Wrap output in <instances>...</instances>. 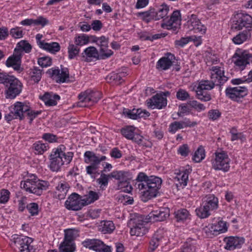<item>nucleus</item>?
<instances>
[{
	"instance_id": "nucleus-1",
	"label": "nucleus",
	"mask_w": 252,
	"mask_h": 252,
	"mask_svg": "<svg viewBox=\"0 0 252 252\" xmlns=\"http://www.w3.org/2000/svg\"><path fill=\"white\" fill-rule=\"evenodd\" d=\"M64 149V146L60 145L53 150L50 158V168L52 171H58L64 164H68L71 161L73 153L69 152L66 153Z\"/></svg>"
},
{
	"instance_id": "nucleus-2",
	"label": "nucleus",
	"mask_w": 252,
	"mask_h": 252,
	"mask_svg": "<svg viewBox=\"0 0 252 252\" xmlns=\"http://www.w3.org/2000/svg\"><path fill=\"white\" fill-rule=\"evenodd\" d=\"M64 149V146L60 145L53 150L50 158V168L52 171H58L64 164H68L71 161L73 153L69 152L66 153Z\"/></svg>"
},
{
	"instance_id": "nucleus-3",
	"label": "nucleus",
	"mask_w": 252,
	"mask_h": 252,
	"mask_svg": "<svg viewBox=\"0 0 252 252\" xmlns=\"http://www.w3.org/2000/svg\"><path fill=\"white\" fill-rule=\"evenodd\" d=\"M161 183V178L153 176L149 177L145 183H138V188L140 190L144 189L141 196V200L145 202L155 197L157 195Z\"/></svg>"
},
{
	"instance_id": "nucleus-4",
	"label": "nucleus",
	"mask_w": 252,
	"mask_h": 252,
	"mask_svg": "<svg viewBox=\"0 0 252 252\" xmlns=\"http://www.w3.org/2000/svg\"><path fill=\"white\" fill-rule=\"evenodd\" d=\"M21 186L26 191L40 196L43 190L48 189L50 184L47 181L40 180L36 176L32 175L21 182Z\"/></svg>"
},
{
	"instance_id": "nucleus-5",
	"label": "nucleus",
	"mask_w": 252,
	"mask_h": 252,
	"mask_svg": "<svg viewBox=\"0 0 252 252\" xmlns=\"http://www.w3.org/2000/svg\"><path fill=\"white\" fill-rule=\"evenodd\" d=\"M11 246L16 252H35L32 239L27 236L15 234L11 240Z\"/></svg>"
},
{
	"instance_id": "nucleus-6",
	"label": "nucleus",
	"mask_w": 252,
	"mask_h": 252,
	"mask_svg": "<svg viewBox=\"0 0 252 252\" xmlns=\"http://www.w3.org/2000/svg\"><path fill=\"white\" fill-rule=\"evenodd\" d=\"M110 178H113L118 181V188L123 191L129 193L132 188L129 184L131 180V174L129 171L124 170H114L109 174Z\"/></svg>"
},
{
	"instance_id": "nucleus-7",
	"label": "nucleus",
	"mask_w": 252,
	"mask_h": 252,
	"mask_svg": "<svg viewBox=\"0 0 252 252\" xmlns=\"http://www.w3.org/2000/svg\"><path fill=\"white\" fill-rule=\"evenodd\" d=\"M215 157L211 159L212 168L215 170L227 172L230 168V159L227 153L222 151L215 153Z\"/></svg>"
},
{
	"instance_id": "nucleus-8",
	"label": "nucleus",
	"mask_w": 252,
	"mask_h": 252,
	"mask_svg": "<svg viewBox=\"0 0 252 252\" xmlns=\"http://www.w3.org/2000/svg\"><path fill=\"white\" fill-rule=\"evenodd\" d=\"M244 28L252 30V17L246 13L238 12L233 18L231 29L239 31Z\"/></svg>"
},
{
	"instance_id": "nucleus-9",
	"label": "nucleus",
	"mask_w": 252,
	"mask_h": 252,
	"mask_svg": "<svg viewBox=\"0 0 252 252\" xmlns=\"http://www.w3.org/2000/svg\"><path fill=\"white\" fill-rule=\"evenodd\" d=\"M101 93L99 91L87 90L79 94V101L77 103V106L88 107L97 102L101 98Z\"/></svg>"
},
{
	"instance_id": "nucleus-10",
	"label": "nucleus",
	"mask_w": 252,
	"mask_h": 252,
	"mask_svg": "<svg viewBox=\"0 0 252 252\" xmlns=\"http://www.w3.org/2000/svg\"><path fill=\"white\" fill-rule=\"evenodd\" d=\"M4 85L6 88L5 94L7 98L14 99L22 91V84L13 76H10Z\"/></svg>"
},
{
	"instance_id": "nucleus-11",
	"label": "nucleus",
	"mask_w": 252,
	"mask_h": 252,
	"mask_svg": "<svg viewBox=\"0 0 252 252\" xmlns=\"http://www.w3.org/2000/svg\"><path fill=\"white\" fill-rule=\"evenodd\" d=\"M28 110V105L25 103L17 101L11 106L10 113L5 116V118L7 122L18 119L22 120L25 118V114Z\"/></svg>"
},
{
	"instance_id": "nucleus-12",
	"label": "nucleus",
	"mask_w": 252,
	"mask_h": 252,
	"mask_svg": "<svg viewBox=\"0 0 252 252\" xmlns=\"http://www.w3.org/2000/svg\"><path fill=\"white\" fill-rule=\"evenodd\" d=\"M133 225L130 233L132 236H142L146 234L149 230L147 227V218L144 219L142 216L137 217L132 220Z\"/></svg>"
},
{
	"instance_id": "nucleus-13",
	"label": "nucleus",
	"mask_w": 252,
	"mask_h": 252,
	"mask_svg": "<svg viewBox=\"0 0 252 252\" xmlns=\"http://www.w3.org/2000/svg\"><path fill=\"white\" fill-rule=\"evenodd\" d=\"M64 206L67 209L72 211H79L85 206L82 197L76 193H72L69 196Z\"/></svg>"
},
{
	"instance_id": "nucleus-14",
	"label": "nucleus",
	"mask_w": 252,
	"mask_h": 252,
	"mask_svg": "<svg viewBox=\"0 0 252 252\" xmlns=\"http://www.w3.org/2000/svg\"><path fill=\"white\" fill-rule=\"evenodd\" d=\"M232 58L235 65L239 67L241 70H244L247 64L252 62V54L246 51L240 54L235 53Z\"/></svg>"
},
{
	"instance_id": "nucleus-15",
	"label": "nucleus",
	"mask_w": 252,
	"mask_h": 252,
	"mask_svg": "<svg viewBox=\"0 0 252 252\" xmlns=\"http://www.w3.org/2000/svg\"><path fill=\"white\" fill-rule=\"evenodd\" d=\"M181 21V14L179 10L174 11L169 20L165 23L161 24V27L167 30H172L176 32L177 29L180 27Z\"/></svg>"
},
{
	"instance_id": "nucleus-16",
	"label": "nucleus",
	"mask_w": 252,
	"mask_h": 252,
	"mask_svg": "<svg viewBox=\"0 0 252 252\" xmlns=\"http://www.w3.org/2000/svg\"><path fill=\"white\" fill-rule=\"evenodd\" d=\"M226 95L233 100L238 101L248 94V90L244 87L227 88L225 90Z\"/></svg>"
},
{
	"instance_id": "nucleus-17",
	"label": "nucleus",
	"mask_w": 252,
	"mask_h": 252,
	"mask_svg": "<svg viewBox=\"0 0 252 252\" xmlns=\"http://www.w3.org/2000/svg\"><path fill=\"white\" fill-rule=\"evenodd\" d=\"M169 216V210L167 208H161L150 213L146 217L148 221L156 222L164 220Z\"/></svg>"
},
{
	"instance_id": "nucleus-18",
	"label": "nucleus",
	"mask_w": 252,
	"mask_h": 252,
	"mask_svg": "<svg viewBox=\"0 0 252 252\" xmlns=\"http://www.w3.org/2000/svg\"><path fill=\"white\" fill-rule=\"evenodd\" d=\"M147 106L151 109H161L167 105V99L162 94H157L146 101Z\"/></svg>"
},
{
	"instance_id": "nucleus-19",
	"label": "nucleus",
	"mask_w": 252,
	"mask_h": 252,
	"mask_svg": "<svg viewBox=\"0 0 252 252\" xmlns=\"http://www.w3.org/2000/svg\"><path fill=\"white\" fill-rule=\"evenodd\" d=\"M210 71L211 80L216 86H220L227 81L228 78L224 75V71L220 67L213 66Z\"/></svg>"
},
{
	"instance_id": "nucleus-20",
	"label": "nucleus",
	"mask_w": 252,
	"mask_h": 252,
	"mask_svg": "<svg viewBox=\"0 0 252 252\" xmlns=\"http://www.w3.org/2000/svg\"><path fill=\"white\" fill-rule=\"evenodd\" d=\"M21 57L20 51L18 50H14L13 55L10 56L6 61V65L7 67H12L13 68L21 72L23 70V68L21 67Z\"/></svg>"
},
{
	"instance_id": "nucleus-21",
	"label": "nucleus",
	"mask_w": 252,
	"mask_h": 252,
	"mask_svg": "<svg viewBox=\"0 0 252 252\" xmlns=\"http://www.w3.org/2000/svg\"><path fill=\"white\" fill-rule=\"evenodd\" d=\"M47 72L58 83H64L69 78V71L67 68H62L61 70L58 68H52Z\"/></svg>"
},
{
	"instance_id": "nucleus-22",
	"label": "nucleus",
	"mask_w": 252,
	"mask_h": 252,
	"mask_svg": "<svg viewBox=\"0 0 252 252\" xmlns=\"http://www.w3.org/2000/svg\"><path fill=\"white\" fill-rule=\"evenodd\" d=\"M175 57L170 53H168L157 62L156 67L158 70L168 69L175 63Z\"/></svg>"
},
{
	"instance_id": "nucleus-23",
	"label": "nucleus",
	"mask_w": 252,
	"mask_h": 252,
	"mask_svg": "<svg viewBox=\"0 0 252 252\" xmlns=\"http://www.w3.org/2000/svg\"><path fill=\"white\" fill-rule=\"evenodd\" d=\"M223 241L226 244L225 249L229 251L240 248L244 243L243 238L237 236L226 237L224 238Z\"/></svg>"
},
{
	"instance_id": "nucleus-24",
	"label": "nucleus",
	"mask_w": 252,
	"mask_h": 252,
	"mask_svg": "<svg viewBox=\"0 0 252 252\" xmlns=\"http://www.w3.org/2000/svg\"><path fill=\"white\" fill-rule=\"evenodd\" d=\"M188 22L190 25V29L194 32H200L204 34L206 31V27L201 24L200 20L195 14H191Z\"/></svg>"
},
{
	"instance_id": "nucleus-25",
	"label": "nucleus",
	"mask_w": 252,
	"mask_h": 252,
	"mask_svg": "<svg viewBox=\"0 0 252 252\" xmlns=\"http://www.w3.org/2000/svg\"><path fill=\"white\" fill-rule=\"evenodd\" d=\"M202 203L210 211L216 210L219 207V201L214 194H208L202 199Z\"/></svg>"
},
{
	"instance_id": "nucleus-26",
	"label": "nucleus",
	"mask_w": 252,
	"mask_h": 252,
	"mask_svg": "<svg viewBox=\"0 0 252 252\" xmlns=\"http://www.w3.org/2000/svg\"><path fill=\"white\" fill-rule=\"evenodd\" d=\"M196 125L197 123L196 122H191L189 120L181 122L175 121L169 125V131L175 133L178 129H182L185 127L194 126Z\"/></svg>"
},
{
	"instance_id": "nucleus-27",
	"label": "nucleus",
	"mask_w": 252,
	"mask_h": 252,
	"mask_svg": "<svg viewBox=\"0 0 252 252\" xmlns=\"http://www.w3.org/2000/svg\"><path fill=\"white\" fill-rule=\"evenodd\" d=\"M40 99L44 102L47 106H55L57 104V101L60 99V96L53 93L46 92L40 97Z\"/></svg>"
},
{
	"instance_id": "nucleus-28",
	"label": "nucleus",
	"mask_w": 252,
	"mask_h": 252,
	"mask_svg": "<svg viewBox=\"0 0 252 252\" xmlns=\"http://www.w3.org/2000/svg\"><path fill=\"white\" fill-rule=\"evenodd\" d=\"M69 186L68 184L65 181L60 182L56 187V194L57 198L59 200L63 199L65 198L66 193L68 190Z\"/></svg>"
},
{
	"instance_id": "nucleus-29",
	"label": "nucleus",
	"mask_w": 252,
	"mask_h": 252,
	"mask_svg": "<svg viewBox=\"0 0 252 252\" xmlns=\"http://www.w3.org/2000/svg\"><path fill=\"white\" fill-rule=\"evenodd\" d=\"M251 31L246 30L239 32L232 38L233 42L235 44H241L246 41L249 40L251 38Z\"/></svg>"
},
{
	"instance_id": "nucleus-30",
	"label": "nucleus",
	"mask_w": 252,
	"mask_h": 252,
	"mask_svg": "<svg viewBox=\"0 0 252 252\" xmlns=\"http://www.w3.org/2000/svg\"><path fill=\"white\" fill-rule=\"evenodd\" d=\"M115 229V226L112 221L102 220L98 226L99 231L103 234H110Z\"/></svg>"
},
{
	"instance_id": "nucleus-31",
	"label": "nucleus",
	"mask_w": 252,
	"mask_h": 252,
	"mask_svg": "<svg viewBox=\"0 0 252 252\" xmlns=\"http://www.w3.org/2000/svg\"><path fill=\"white\" fill-rule=\"evenodd\" d=\"M64 233L63 240L71 243H74L75 240L79 236V231L75 228L65 229Z\"/></svg>"
},
{
	"instance_id": "nucleus-32",
	"label": "nucleus",
	"mask_w": 252,
	"mask_h": 252,
	"mask_svg": "<svg viewBox=\"0 0 252 252\" xmlns=\"http://www.w3.org/2000/svg\"><path fill=\"white\" fill-rule=\"evenodd\" d=\"M189 173V170H183L177 174V176L175 177V180L179 182L181 186H186L188 183Z\"/></svg>"
},
{
	"instance_id": "nucleus-33",
	"label": "nucleus",
	"mask_w": 252,
	"mask_h": 252,
	"mask_svg": "<svg viewBox=\"0 0 252 252\" xmlns=\"http://www.w3.org/2000/svg\"><path fill=\"white\" fill-rule=\"evenodd\" d=\"M99 198L98 193L94 191L90 190L88 194L85 195L84 198H83L84 206H87L91 203H94Z\"/></svg>"
},
{
	"instance_id": "nucleus-34",
	"label": "nucleus",
	"mask_w": 252,
	"mask_h": 252,
	"mask_svg": "<svg viewBox=\"0 0 252 252\" xmlns=\"http://www.w3.org/2000/svg\"><path fill=\"white\" fill-rule=\"evenodd\" d=\"M42 70L37 67H33L28 71L30 79L35 83H38L41 78Z\"/></svg>"
},
{
	"instance_id": "nucleus-35",
	"label": "nucleus",
	"mask_w": 252,
	"mask_h": 252,
	"mask_svg": "<svg viewBox=\"0 0 252 252\" xmlns=\"http://www.w3.org/2000/svg\"><path fill=\"white\" fill-rule=\"evenodd\" d=\"M59 250L60 252H74L76 250L75 243L68 242L64 240L60 244Z\"/></svg>"
},
{
	"instance_id": "nucleus-36",
	"label": "nucleus",
	"mask_w": 252,
	"mask_h": 252,
	"mask_svg": "<svg viewBox=\"0 0 252 252\" xmlns=\"http://www.w3.org/2000/svg\"><path fill=\"white\" fill-rule=\"evenodd\" d=\"M215 83L212 80H202L198 82L196 89L201 91H210L213 89L215 86Z\"/></svg>"
},
{
	"instance_id": "nucleus-37",
	"label": "nucleus",
	"mask_w": 252,
	"mask_h": 252,
	"mask_svg": "<svg viewBox=\"0 0 252 252\" xmlns=\"http://www.w3.org/2000/svg\"><path fill=\"white\" fill-rule=\"evenodd\" d=\"M84 161L86 163L99 165L98 157L94 152L89 151H86L84 154Z\"/></svg>"
},
{
	"instance_id": "nucleus-38",
	"label": "nucleus",
	"mask_w": 252,
	"mask_h": 252,
	"mask_svg": "<svg viewBox=\"0 0 252 252\" xmlns=\"http://www.w3.org/2000/svg\"><path fill=\"white\" fill-rule=\"evenodd\" d=\"M41 46L42 47L41 48L53 54H55L60 50V44L55 42H53L50 43L45 42V43H41Z\"/></svg>"
},
{
	"instance_id": "nucleus-39",
	"label": "nucleus",
	"mask_w": 252,
	"mask_h": 252,
	"mask_svg": "<svg viewBox=\"0 0 252 252\" xmlns=\"http://www.w3.org/2000/svg\"><path fill=\"white\" fill-rule=\"evenodd\" d=\"M130 140L138 145L145 147H150L152 145L151 143L148 142L146 139H144L142 135L135 133H134Z\"/></svg>"
},
{
	"instance_id": "nucleus-40",
	"label": "nucleus",
	"mask_w": 252,
	"mask_h": 252,
	"mask_svg": "<svg viewBox=\"0 0 252 252\" xmlns=\"http://www.w3.org/2000/svg\"><path fill=\"white\" fill-rule=\"evenodd\" d=\"M49 148L47 143H43L41 141H37L33 144L32 149L35 154L42 155Z\"/></svg>"
},
{
	"instance_id": "nucleus-41",
	"label": "nucleus",
	"mask_w": 252,
	"mask_h": 252,
	"mask_svg": "<svg viewBox=\"0 0 252 252\" xmlns=\"http://www.w3.org/2000/svg\"><path fill=\"white\" fill-rule=\"evenodd\" d=\"M14 50H19L22 56L23 51L27 53L31 51L32 46L27 41L22 40L17 44V46Z\"/></svg>"
},
{
	"instance_id": "nucleus-42",
	"label": "nucleus",
	"mask_w": 252,
	"mask_h": 252,
	"mask_svg": "<svg viewBox=\"0 0 252 252\" xmlns=\"http://www.w3.org/2000/svg\"><path fill=\"white\" fill-rule=\"evenodd\" d=\"M75 45L82 46L88 44L89 42V36L85 34L77 35L74 38Z\"/></svg>"
},
{
	"instance_id": "nucleus-43",
	"label": "nucleus",
	"mask_w": 252,
	"mask_h": 252,
	"mask_svg": "<svg viewBox=\"0 0 252 252\" xmlns=\"http://www.w3.org/2000/svg\"><path fill=\"white\" fill-rule=\"evenodd\" d=\"M139 15L147 23L152 20H156L154 8H151L148 11L139 13Z\"/></svg>"
},
{
	"instance_id": "nucleus-44",
	"label": "nucleus",
	"mask_w": 252,
	"mask_h": 252,
	"mask_svg": "<svg viewBox=\"0 0 252 252\" xmlns=\"http://www.w3.org/2000/svg\"><path fill=\"white\" fill-rule=\"evenodd\" d=\"M82 57L85 58L99 57L98 52L97 49L93 46H90L85 49L82 54Z\"/></svg>"
},
{
	"instance_id": "nucleus-45",
	"label": "nucleus",
	"mask_w": 252,
	"mask_h": 252,
	"mask_svg": "<svg viewBox=\"0 0 252 252\" xmlns=\"http://www.w3.org/2000/svg\"><path fill=\"white\" fill-rule=\"evenodd\" d=\"M210 212L207 207L203 205V203L195 210L196 215L201 219L208 217L211 215Z\"/></svg>"
},
{
	"instance_id": "nucleus-46",
	"label": "nucleus",
	"mask_w": 252,
	"mask_h": 252,
	"mask_svg": "<svg viewBox=\"0 0 252 252\" xmlns=\"http://www.w3.org/2000/svg\"><path fill=\"white\" fill-rule=\"evenodd\" d=\"M127 75L126 72L122 71L118 73H112L109 75L110 80L118 84H121L124 81L123 78L126 76Z\"/></svg>"
},
{
	"instance_id": "nucleus-47",
	"label": "nucleus",
	"mask_w": 252,
	"mask_h": 252,
	"mask_svg": "<svg viewBox=\"0 0 252 252\" xmlns=\"http://www.w3.org/2000/svg\"><path fill=\"white\" fill-rule=\"evenodd\" d=\"M135 127L129 126L123 127L121 130L123 136L126 138L130 140L135 133Z\"/></svg>"
},
{
	"instance_id": "nucleus-48",
	"label": "nucleus",
	"mask_w": 252,
	"mask_h": 252,
	"mask_svg": "<svg viewBox=\"0 0 252 252\" xmlns=\"http://www.w3.org/2000/svg\"><path fill=\"white\" fill-rule=\"evenodd\" d=\"M199 89H196V98L202 101H208L211 100L212 97L210 94L208 93L207 91H200Z\"/></svg>"
},
{
	"instance_id": "nucleus-49",
	"label": "nucleus",
	"mask_w": 252,
	"mask_h": 252,
	"mask_svg": "<svg viewBox=\"0 0 252 252\" xmlns=\"http://www.w3.org/2000/svg\"><path fill=\"white\" fill-rule=\"evenodd\" d=\"M169 7L166 5H162L158 11L155 10L156 21L165 17L168 14Z\"/></svg>"
},
{
	"instance_id": "nucleus-50",
	"label": "nucleus",
	"mask_w": 252,
	"mask_h": 252,
	"mask_svg": "<svg viewBox=\"0 0 252 252\" xmlns=\"http://www.w3.org/2000/svg\"><path fill=\"white\" fill-rule=\"evenodd\" d=\"M205 157V150L202 146L198 147L192 157V160L195 162H200Z\"/></svg>"
},
{
	"instance_id": "nucleus-51",
	"label": "nucleus",
	"mask_w": 252,
	"mask_h": 252,
	"mask_svg": "<svg viewBox=\"0 0 252 252\" xmlns=\"http://www.w3.org/2000/svg\"><path fill=\"white\" fill-rule=\"evenodd\" d=\"M175 218L177 221L186 220L189 216V213L187 209H181L175 212Z\"/></svg>"
},
{
	"instance_id": "nucleus-52",
	"label": "nucleus",
	"mask_w": 252,
	"mask_h": 252,
	"mask_svg": "<svg viewBox=\"0 0 252 252\" xmlns=\"http://www.w3.org/2000/svg\"><path fill=\"white\" fill-rule=\"evenodd\" d=\"M99 241L98 239H87L82 242V245L86 248L95 251Z\"/></svg>"
},
{
	"instance_id": "nucleus-53",
	"label": "nucleus",
	"mask_w": 252,
	"mask_h": 252,
	"mask_svg": "<svg viewBox=\"0 0 252 252\" xmlns=\"http://www.w3.org/2000/svg\"><path fill=\"white\" fill-rule=\"evenodd\" d=\"M68 58L73 59L76 57L79 53L80 48L72 43H70L67 48Z\"/></svg>"
},
{
	"instance_id": "nucleus-54",
	"label": "nucleus",
	"mask_w": 252,
	"mask_h": 252,
	"mask_svg": "<svg viewBox=\"0 0 252 252\" xmlns=\"http://www.w3.org/2000/svg\"><path fill=\"white\" fill-rule=\"evenodd\" d=\"M187 103L189 106L198 112L204 111L206 109V107L203 104L200 103L196 100H189Z\"/></svg>"
},
{
	"instance_id": "nucleus-55",
	"label": "nucleus",
	"mask_w": 252,
	"mask_h": 252,
	"mask_svg": "<svg viewBox=\"0 0 252 252\" xmlns=\"http://www.w3.org/2000/svg\"><path fill=\"white\" fill-rule=\"evenodd\" d=\"M26 208L31 216H35L38 215L39 212V206L36 203H31L27 204Z\"/></svg>"
},
{
	"instance_id": "nucleus-56",
	"label": "nucleus",
	"mask_w": 252,
	"mask_h": 252,
	"mask_svg": "<svg viewBox=\"0 0 252 252\" xmlns=\"http://www.w3.org/2000/svg\"><path fill=\"white\" fill-rule=\"evenodd\" d=\"M176 97L179 100L185 101L190 98V95L185 90L180 89L177 92Z\"/></svg>"
},
{
	"instance_id": "nucleus-57",
	"label": "nucleus",
	"mask_w": 252,
	"mask_h": 252,
	"mask_svg": "<svg viewBox=\"0 0 252 252\" xmlns=\"http://www.w3.org/2000/svg\"><path fill=\"white\" fill-rule=\"evenodd\" d=\"M96 252H111V247L106 245L104 243L99 240L95 249Z\"/></svg>"
},
{
	"instance_id": "nucleus-58",
	"label": "nucleus",
	"mask_w": 252,
	"mask_h": 252,
	"mask_svg": "<svg viewBox=\"0 0 252 252\" xmlns=\"http://www.w3.org/2000/svg\"><path fill=\"white\" fill-rule=\"evenodd\" d=\"M138 110L133 109L132 110L126 109L124 111V113L130 119L136 120L140 118H142V116L140 114H136Z\"/></svg>"
},
{
	"instance_id": "nucleus-59",
	"label": "nucleus",
	"mask_w": 252,
	"mask_h": 252,
	"mask_svg": "<svg viewBox=\"0 0 252 252\" xmlns=\"http://www.w3.org/2000/svg\"><path fill=\"white\" fill-rule=\"evenodd\" d=\"M113 54V52L108 49V47L100 49L99 57L100 59H106Z\"/></svg>"
},
{
	"instance_id": "nucleus-60",
	"label": "nucleus",
	"mask_w": 252,
	"mask_h": 252,
	"mask_svg": "<svg viewBox=\"0 0 252 252\" xmlns=\"http://www.w3.org/2000/svg\"><path fill=\"white\" fill-rule=\"evenodd\" d=\"M38 64L42 67H46L52 64V59L49 57H41L38 60Z\"/></svg>"
},
{
	"instance_id": "nucleus-61",
	"label": "nucleus",
	"mask_w": 252,
	"mask_h": 252,
	"mask_svg": "<svg viewBox=\"0 0 252 252\" xmlns=\"http://www.w3.org/2000/svg\"><path fill=\"white\" fill-rule=\"evenodd\" d=\"M10 34L14 38H20L23 36L24 33L21 28L16 27L11 29Z\"/></svg>"
},
{
	"instance_id": "nucleus-62",
	"label": "nucleus",
	"mask_w": 252,
	"mask_h": 252,
	"mask_svg": "<svg viewBox=\"0 0 252 252\" xmlns=\"http://www.w3.org/2000/svg\"><path fill=\"white\" fill-rule=\"evenodd\" d=\"M10 192L5 189L0 190V203H5L9 199Z\"/></svg>"
},
{
	"instance_id": "nucleus-63",
	"label": "nucleus",
	"mask_w": 252,
	"mask_h": 252,
	"mask_svg": "<svg viewBox=\"0 0 252 252\" xmlns=\"http://www.w3.org/2000/svg\"><path fill=\"white\" fill-rule=\"evenodd\" d=\"M190 39L189 37H182L180 39L175 41V46L176 48L183 47L189 42Z\"/></svg>"
},
{
	"instance_id": "nucleus-64",
	"label": "nucleus",
	"mask_w": 252,
	"mask_h": 252,
	"mask_svg": "<svg viewBox=\"0 0 252 252\" xmlns=\"http://www.w3.org/2000/svg\"><path fill=\"white\" fill-rule=\"evenodd\" d=\"M208 115L210 119L215 121L220 117L221 113L217 109H212L208 112Z\"/></svg>"
}]
</instances>
